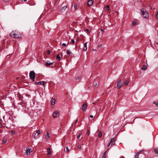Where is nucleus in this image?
Segmentation results:
<instances>
[{"label": "nucleus", "instance_id": "f257e3e1", "mask_svg": "<svg viewBox=\"0 0 158 158\" xmlns=\"http://www.w3.org/2000/svg\"><path fill=\"white\" fill-rule=\"evenodd\" d=\"M10 35L14 38L18 39L21 37V34L19 32L13 31H12L10 34Z\"/></svg>", "mask_w": 158, "mask_h": 158}, {"label": "nucleus", "instance_id": "f03ea898", "mask_svg": "<svg viewBox=\"0 0 158 158\" xmlns=\"http://www.w3.org/2000/svg\"><path fill=\"white\" fill-rule=\"evenodd\" d=\"M133 111H131L130 109H127L125 110L123 112V116L126 118L129 117L132 114Z\"/></svg>", "mask_w": 158, "mask_h": 158}, {"label": "nucleus", "instance_id": "7ed1b4c3", "mask_svg": "<svg viewBox=\"0 0 158 158\" xmlns=\"http://www.w3.org/2000/svg\"><path fill=\"white\" fill-rule=\"evenodd\" d=\"M142 15L143 18H147L148 17V13L145 9L143 8L140 10Z\"/></svg>", "mask_w": 158, "mask_h": 158}, {"label": "nucleus", "instance_id": "20e7f679", "mask_svg": "<svg viewBox=\"0 0 158 158\" xmlns=\"http://www.w3.org/2000/svg\"><path fill=\"white\" fill-rule=\"evenodd\" d=\"M30 78L33 81H35V73L34 71H31L29 73Z\"/></svg>", "mask_w": 158, "mask_h": 158}, {"label": "nucleus", "instance_id": "39448f33", "mask_svg": "<svg viewBox=\"0 0 158 158\" xmlns=\"http://www.w3.org/2000/svg\"><path fill=\"white\" fill-rule=\"evenodd\" d=\"M40 134V130L36 131V133H35L34 136V138L36 139L39 137V135Z\"/></svg>", "mask_w": 158, "mask_h": 158}, {"label": "nucleus", "instance_id": "423d86ee", "mask_svg": "<svg viewBox=\"0 0 158 158\" xmlns=\"http://www.w3.org/2000/svg\"><path fill=\"white\" fill-rule=\"evenodd\" d=\"M123 83L121 80H119L118 81L117 84V86L118 88H120L122 86Z\"/></svg>", "mask_w": 158, "mask_h": 158}, {"label": "nucleus", "instance_id": "0eeeda50", "mask_svg": "<svg viewBox=\"0 0 158 158\" xmlns=\"http://www.w3.org/2000/svg\"><path fill=\"white\" fill-rule=\"evenodd\" d=\"M19 105L21 106L22 107H26V103L23 102H19L18 103V106L20 107V106H19Z\"/></svg>", "mask_w": 158, "mask_h": 158}, {"label": "nucleus", "instance_id": "6e6552de", "mask_svg": "<svg viewBox=\"0 0 158 158\" xmlns=\"http://www.w3.org/2000/svg\"><path fill=\"white\" fill-rule=\"evenodd\" d=\"M116 137L115 138H111L110 141V142L111 143V146L114 145L115 143V142L116 141Z\"/></svg>", "mask_w": 158, "mask_h": 158}, {"label": "nucleus", "instance_id": "1a4fd4ad", "mask_svg": "<svg viewBox=\"0 0 158 158\" xmlns=\"http://www.w3.org/2000/svg\"><path fill=\"white\" fill-rule=\"evenodd\" d=\"M35 84L36 85H42L43 86L44 85V81H39L38 82L35 81Z\"/></svg>", "mask_w": 158, "mask_h": 158}, {"label": "nucleus", "instance_id": "9d476101", "mask_svg": "<svg viewBox=\"0 0 158 158\" xmlns=\"http://www.w3.org/2000/svg\"><path fill=\"white\" fill-rule=\"evenodd\" d=\"M87 106V105L86 103H85L82 106V109L83 111H85L86 110V108Z\"/></svg>", "mask_w": 158, "mask_h": 158}, {"label": "nucleus", "instance_id": "9b49d317", "mask_svg": "<svg viewBox=\"0 0 158 158\" xmlns=\"http://www.w3.org/2000/svg\"><path fill=\"white\" fill-rule=\"evenodd\" d=\"M31 148H27V150L26 152V153L27 155H29L30 154L31 152Z\"/></svg>", "mask_w": 158, "mask_h": 158}, {"label": "nucleus", "instance_id": "f8f14e48", "mask_svg": "<svg viewBox=\"0 0 158 158\" xmlns=\"http://www.w3.org/2000/svg\"><path fill=\"white\" fill-rule=\"evenodd\" d=\"M93 1L92 0H89L87 2L88 6H91L93 4Z\"/></svg>", "mask_w": 158, "mask_h": 158}, {"label": "nucleus", "instance_id": "ddd939ff", "mask_svg": "<svg viewBox=\"0 0 158 158\" xmlns=\"http://www.w3.org/2000/svg\"><path fill=\"white\" fill-rule=\"evenodd\" d=\"M142 151H140L139 152H138L135 155V156L134 158H138L139 157V153Z\"/></svg>", "mask_w": 158, "mask_h": 158}, {"label": "nucleus", "instance_id": "4468645a", "mask_svg": "<svg viewBox=\"0 0 158 158\" xmlns=\"http://www.w3.org/2000/svg\"><path fill=\"white\" fill-rule=\"evenodd\" d=\"M87 42H86L84 44V45L83 50L84 51H86L87 49Z\"/></svg>", "mask_w": 158, "mask_h": 158}, {"label": "nucleus", "instance_id": "2eb2a0df", "mask_svg": "<svg viewBox=\"0 0 158 158\" xmlns=\"http://www.w3.org/2000/svg\"><path fill=\"white\" fill-rule=\"evenodd\" d=\"M56 100L55 99L52 98L51 100V103L52 105H53L55 104V102Z\"/></svg>", "mask_w": 158, "mask_h": 158}, {"label": "nucleus", "instance_id": "dca6fc26", "mask_svg": "<svg viewBox=\"0 0 158 158\" xmlns=\"http://www.w3.org/2000/svg\"><path fill=\"white\" fill-rule=\"evenodd\" d=\"M147 69V66L145 65H143L142 68H141V69L143 70H145Z\"/></svg>", "mask_w": 158, "mask_h": 158}, {"label": "nucleus", "instance_id": "f3484780", "mask_svg": "<svg viewBox=\"0 0 158 158\" xmlns=\"http://www.w3.org/2000/svg\"><path fill=\"white\" fill-rule=\"evenodd\" d=\"M53 64V62L48 63V62H46L45 63V65L47 67H48L49 65Z\"/></svg>", "mask_w": 158, "mask_h": 158}, {"label": "nucleus", "instance_id": "a211bd4d", "mask_svg": "<svg viewBox=\"0 0 158 158\" xmlns=\"http://www.w3.org/2000/svg\"><path fill=\"white\" fill-rule=\"evenodd\" d=\"M66 54L67 55L70 56L71 54H72V53L71 52V51L69 49L67 50V52H66Z\"/></svg>", "mask_w": 158, "mask_h": 158}, {"label": "nucleus", "instance_id": "6ab92c4d", "mask_svg": "<svg viewBox=\"0 0 158 158\" xmlns=\"http://www.w3.org/2000/svg\"><path fill=\"white\" fill-rule=\"evenodd\" d=\"M47 151L48 155L51 154L50 148H47Z\"/></svg>", "mask_w": 158, "mask_h": 158}, {"label": "nucleus", "instance_id": "aec40b11", "mask_svg": "<svg viewBox=\"0 0 158 158\" xmlns=\"http://www.w3.org/2000/svg\"><path fill=\"white\" fill-rule=\"evenodd\" d=\"M105 9L106 11H108L109 10V5L105 6Z\"/></svg>", "mask_w": 158, "mask_h": 158}, {"label": "nucleus", "instance_id": "412c9836", "mask_svg": "<svg viewBox=\"0 0 158 158\" xmlns=\"http://www.w3.org/2000/svg\"><path fill=\"white\" fill-rule=\"evenodd\" d=\"M50 137V134L48 132H47L46 133V135L45 136V138L46 139H48Z\"/></svg>", "mask_w": 158, "mask_h": 158}, {"label": "nucleus", "instance_id": "4be33fe9", "mask_svg": "<svg viewBox=\"0 0 158 158\" xmlns=\"http://www.w3.org/2000/svg\"><path fill=\"white\" fill-rule=\"evenodd\" d=\"M57 113L56 111L54 112L53 113V117L54 118H55L56 117L57 115Z\"/></svg>", "mask_w": 158, "mask_h": 158}, {"label": "nucleus", "instance_id": "5701e85b", "mask_svg": "<svg viewBox=\"0 0 158 158\" xmlns=\"http://www.w3.org/2000/svg\"><path fill=\"white\" fill-rule=\"evenodd\" d=\"M154 151L155 153L158 154V148H154Z\"/></svg>", "mask_w": 158, "mask_h": 158}, {"label": "nucleus", "instance_id": "b1692460", "mask_svg": "<svg viewBox=\"0 0 158 158\" xmlns=\"http://www.w3.org/2000/svg\"><path fill=\"white\" fill-rule=\"evenodd\" d=\"M56 57V58L57 59H58L57 60L58 61H59L60 60V57L59 54H57Z\"/></svg>", "mask_w": 158, "mask_h": 158}, {"label": "nucleus", "instance_id": "393cba45", "mask_svg": "<svg viewBox=\"0 0 158 158\" xmlns=\"http://www.w3.org/2000/svg\"><path fill=\"white\" fill-rule=\"evenodd\" d=\"M98 135V137L99 138H100L102 136V132L101 131H100L99 132Z\"/></svg>", "mask_w": 158, "mask_h": 158}, {"label": "nucleus", "instance_id": "a878e982", "mask_svg": "<svg viewBox=\"0 0 158 158\" xmlns=\"http://www.w3.org/2000/svg\"><path fill=\"white\" fill-rule=\"evenodd\" d=\"M74 8L75 10H76L77 8V4L76 3H75L74 5Z\"/></svg>", "mask_w": 158, "mask_h": 158}, {"label": "nucleus", "instance_id": "bb28decb", "mask_svg": "<svg viewBox=\"0 0 158 158\" xmlns=\"http://www.w3.org/2000/svg\"><path fill=\"white\" fill-rule=\"evenodd\" d=\"M67 8V6H65L63 7H62L61 9V10H65V9H66Z\"/></svg>", "mask_w": 158, "mask_h": 158}, {"label": "nucleus", "instance_id": "cd10ccee", "mask_svg": "<svg viewBox=\"0 0 158 158\" xmlns=\"http://www.w3.org/2000/svg\"><path fill=\"white\" fill-rule=\"evenodd\" d=\"M129 82V81L128 80H126L125 81L124 84L125 85H127Z\"/></svg>", "mask_w": 158, "mask_h": 158}, {"label": "nucleus", "instance_id": "c85d7f7f", "mask_svg": "<svg viewBox=\"0 0 158 158\" xmlns=\"http://www.w3.org/2000/svg\"><path fill=\"white\" fill-rule=\"evenodd\" d=\"M7 139L6 138H3V143H5Z\"/></svg>", "mask_w": 158, "mask_h": 158}, {"label": "nucleus", "instance_id": "c756f323", "mask_svg": "<svg viewBox=\"0 0 158 158\" xmlns=\"http://www.w3.org/2000/svg\"><path fill=\"white\" fill-rule=\"evenodd\" d=\"M81 135V133H79L78 135H77V139H79Z\"/></svg>", "mask_w": 158, "mask_h": 158}, {"label": "nucleus", "instance_id": "7c9ffc66", "mask_svg": "<svg viewBox=\"0 0 158 158\" xmlns=\"http://www.w3.org/2000/svg\"><path fill=\"white\" fill-rule=\"evenodd\" d=\"M11 135H14L15 134V131H12L11 132Z\"/></svg>", "mask_w": 158, "mask_h": 158}, {"label": "nucleus", "instance_id": "2f4dec72", "mask_svg": "<svg viewBox=\"0 0 158 158\" xmlns=\"http://www.w3.org/2000/svg\"><path fill=\"white\" fill-rule=\"evenodd\" d=\"M71 41L72 43V44H74L75 43V41H74V39L73 38L71 39Z\"/></svg>", "mask_w": 158, "mask_h": 158}, {"label": "nucleus", "instance_id": "473e14b6", "mask_svg": "<svg viewBox=\"0 0 158 158\" xmlns=\"http://www.w3.org/2000/svg\"><path fill=\"white\" fill-rule=\"evenodd\" d=\"M81 78V76H78V77H77L76 78V80H78L80 78Z\"/></svg>", "mask_w": 158, "mask_h": 158}, {"label": "nucleus", "instance_id": "72a5a7b5", "mask_svg": "<svg viewBox=\"0 0 158 158\" xmlns=\"http://www.w3.org/2000/svg\"><path fill=\"white\" fill-rule=\"evenodd\" d=\"M66 152H68L69 151L68 148L67 147H66Z\"/></svg>", "mask_w": 158, "mask_h": 158}, {"label": "nucleus", "instance_id": "f704fd0d", "mask_svg": "<svg viewBox=\"0 0 158 158\" xmlns=\"http://www.w3.org/2000/svg\"><path fill=\"white\" fill-rule=\"evenodd\" d=\"M136 22H133L132 23V25L133 26H135V25H136Z\"/></svg>", "mask_w": 158, "mask_h": 158}, {"label": "nucleus", "instance_id": "c9c22d12", "mask_svg": "<svg viewBox=\"0 0 158 158\" xmlns=\"http://www.w3.org/2000/svg\"><path fill=\"white\" fill-rule=\"evenodd\" d=\"M85 31L86 32H87V33L89 32V30L88 29H85Z\"/></svg>", "mask_w": 158, "mask_h": 158}, {"label": "nucleus", "instance_id": "e433bc0d", "mask_svg": "<svg viewBox=\"0 0 158 158\" xmlns=\"http://www.w3.org/2000/svg\"><path fill=\"white\" fill-rule=\"evenodd\" d=\"M90 133V131L89 130H88L87 131V134L88 135H89Z\"/></svg>", "mask_w": 158, "mask_h": 158}, {"label": "nucleus", "instance_id": "4c0bfd02", "mask_svg": "<svg viewBox=\"0 0 158 158\" xmlns=\"http://www.w3.org/2000/svg\"><path fill=\"white\" fill-rule=\"evenodd\" d=\"M156 18L158 19V12H157L156 14Z\"/></svg>", "mask_w": 158, "mask_h": 158}, {"label": "nucleus", "instance_id": "58836bf2", "mask_svg": "<svg viewBox=\"0 0 158 158\" xmlns=\"http://www.w3.org/2000/svg\"><path fill=\"white\" fill-rule=\"evenodd\" d=\"M62 45L63 46H65L66 45V44L65 43H63Z\"/></svg>", "mask_w": 158, "mask_h": 158}, {"label": "nucleus", "instance_id": "ea45409f", "mask_svg": "<svg viewBox=\"0 0 158 158\" xmlns=\"http://www.w3.org/2000/svg\"><path fill=\"white\" fill-rule=\"evenodd\" d=\"M77 147L79 149H81V145H78Z\"/></svg>", "mask_w": 158, "mask_h": 158}, {"label": "nucleus", "instance_id": "a19ab883", "mask_svg": "<svg viewBox=\"0 0 158 158\" xmlns=\"http://www.w3.org/2000/svg\"><path fill=\"white\" fill-rule=\"evenodd\" d=\"M47 53L48 54H50V50H48L47 51Z\"/></svg>", "mask_w": 158, "mask_h": 158}, {"label": "nucleus", "instance_id": "79ce46f5", "mask_svg": "<svg viewBox=\"0 0 158 158\" xmlns=\"http://www.w3.org/2000/svg\"><path fill=\"white\" fill-rule=\"evenodd\" d=\"M101 46H102V45L101 44H100L99 45H98V48H100L101 47Z\"/></svg>", "mask_w": 158, "mask_h": 158}, {"label": "nucleus", "instance_id": "37998d69", "mask_svg": "<svg viewBox=\"0 0 158 158\" xmlns=\"http://www.w3.org/2000/svg\"><path fill=\"white\" fill-rule=\"evenodd\" d=\"M100 31L102 32H103L104 30L102 29H101Z\"/></svg>", "mask_w": 158, "mask_h": 158}, {"label": "nucleus", "instance_id": "c03bdc74", "mask_svg": "<svg viewBox=\"0 0 158 158\" xmlns=\"http://www.w3.org/2000/svg\"><path fill=\"white\" fill-rule=\"evenodd\" d=\"M93 115H91L90 116V117L91 118H93Z\"/></svg>", "mask_w": 158, "mask_h": 158}, {"label": "nucleus", "instance_id": "a18cd8bd", "mask_svg": "<svg viewBox=\"0 0 158 158\" xmlns=\"http://www.w3.org/2000/svg\"><path fill=\"white\" fill-rule=\"evenodd\" d=\"M102 156H104V157H105V156H106V154H105V153H104L102 155Z\"/></svg>", "mask_w": 158, "mask_h": 158}, {"label": "nucleus", "instance_id": "49530a36", "mask_svg": "<svg viewBox=\"0 0 158 158\" xmlns=\"http://www.w3.org/2000/svg\"><path fill=\"white\" fill-rule=\"evenodd\" d=\"M156 106H158V102H157L156 104Z\"/></svg>", "mask_w": 158, "mask_h": 158}, {"label": "nucleus", "instance_id": "de8ad7c7", "mask_svg": "<svg viewBox=\"0 0 158 158\" xmlns=\"http://www.w3.org/2000/svg\"><path fill=\"white\" fill-rule=\"evenodd\" d=\"M110 144H111V143L110 142L108 145V147H109L110 146Z\"/></svg>", "mask_w": 158, "mask_h": 158}, {"label": "nucleus", "instance_id": "09e8293b", "mask_svg": "<svg viewBox=\"0 0 158 158\" xmlns=\"http://www.w3.org/2000/svg\"><path fill=\"white\" fill-rule=\"evenodd\" d=\"M102 158H105V157H104V156H102Z\"/></svg>", "mask_w": 158, "mask_h": 158}, {"label": "nucleus", "instance_id": "8fccbe9b", "mask_svg": "<svg viewBox=\"0 0 158 158\" xmlns=\"http://www.w3.org/2000/svg\"><path fill=\"white\" fill-rule=\"evenodd\" d=\"M23 1L25 2L27 1V0H23Z\"/></svg>", "mask_w": 158, "mask_h": 158}, {"label": "nucleus", "instance_id": "3c124183", "mask_svg": "<svg viewBox=\"0 0 158 158\" xmlns=\"http://www.w3.org/2000/svg\"><path fill=\"white\" fill-rule=\"evenodd\" d=\"M106 151L104 153H105V154H106Z\"/></svg>", "mask_w": 158, "mask_h": 158}, {"label": "nucleus", "instance_id": "603ef678", "mask_svg": "<svg viewBox=\"0 0 158 158\" xmlns=\"http://www.w3.org/2000/svg\"><path fill=\"white\" fill-rule=\"evenodd\" d=\"M97 85V84L96 83L95 85Z\"/></svg>", "mask_w": 158, "mask_h": 158}, {"label": "nucleus", "instance_id": "864d4df0", "mask_svg": "<svg viewBox=\"0 0 158 158\" xmlns=\"http://www.w3.org/2000/svg\"><path fill=\"white\" fill-rule=\"evenodd\" d=\"M68 44H69V42H68V43H67V45H68Z\"/></svg>", "mask_w": 158, "mask_h": 158}, {"label": "nucleus", "instance_id": "5fc2aeb1", "mask_svg": "<svg viewBox=\"0 0 158 158\" xmlns=\"http://www.w3.org/2000/svg\"><path fill=\"white\" fill-rule=\"evenodd\" d=\"M93 50H94V51H95V50H94V49H93Z\"/></svg>", "mask_w": 158, "mask_h": 158}, {"label": "nucleus", "instance_id": "6e6d98bb", "mask_svg": "<svg viewBox=\"0 0 158 158\" xmlns=\"http://www.w3.org/2000/svg\"><path fill=\"white\" fill-rule=\"evenodd\" d=\"M93 103H94V104H95V103H94V102H93Z\"/></svg>", "mask_w": 158, "mask_h": 158}, {"label": "nucleus", "instance_id": "4d7b16f0", "mask_svg": "<svg viewBox=\"0 0 158 158\" xmlns=\"http://www.w3.org/2000/svg\"><path fill=\"white\" fill-rule=\"evenodd\" d=\"M77 120L76 121V122H77Z\"/></svg>", "mask_w": 158, "mask_h": 158}]
</instances>
